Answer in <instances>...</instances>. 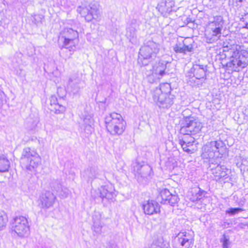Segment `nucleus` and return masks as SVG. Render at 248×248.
I'll return each instance as SVG.
<instances>
[{
  "label": "nucleus",
  "mask_w": 248,
  "mask_h": 248,
  "mask_svg": "<svg viewBox=\"0 0 248 248\" xmlns=\"http://www.w3.org/2000/svg\"><path fill=\"white\" fill-rule=\"evenodd\" d=\"M166 68V63L164 62L158 61L157 63L153 65L152 76L155 77L157 79H160L165 74Z\"/></svg>",
  "instance_id": "412c9836"
},
{
  "label": "nucleus",
  "mask_w": 248,
  "mask_h": 248,
  "mask_svg": "<svg viewBox=\"0 0 248 248\" xmlns=\"http://www.w3.org/2000/svg\"><path fill=\"white\" fill-rule=\"evenodd\" d=\"M165 87L170 88L168 84L161 85L159 88H156L154 91L153 97L154 101L159 108H168L173 104L174 97L170 94L163 93V90Z\"/></svg>",
  "instance_id": "6e6552de"
},
{
  "label": "nucleus",
  "mask_w": 248,
  "mask_h": 248,
  "mask_svg": "<svg viewBox=\"0 0 248 248\" xmlns=\"http://www.w3.org/2000/svg\"><path fill=\"white\" fill-rule=\"evenodd\" d=\"M8 221L6 214L3 212H0V231L2 230L6 226Z\"/></svg>",
  "instance_id": "72a5a7b5"
},
{
  "label": "nucleus",
  "mask_w": 248,
  "mask_h": 248,
  "mask_svg": "<svg viewBox=\"0 0 248 248\" xmlns=\"http://www.w3.org/2000/svg\"><path fill=\"white\" fill-rule=\"evenodd\" d=\"M55 200L56 197L52 192L46 191L40 197L41 208L47 209L52 206Z\"/></svg>",
  "instance_id": "dca6fc26"
},
{
  "label": "nucleus",
  "mask_w": 248,
  "mask_h": 248,
  "mask_svg": "<svg viewBox=\"0 0 248 248\" xmlns=\"http://www.w3.org/2000/svg\"><path fill=\"white\" fill-rule=\"evenodd\" d=\"M36 123H33L32 125L30 127V129L32 130L36 127Z\"/></svg>",
  "instance_id": "c03bdc74"
},
{
  "label": "nucleus",
  "mask_w": 248,
  "mask_h": 248,
  "mask_svg": "<svg viewBox=\"0 0 248 248\" xmlns=\"http://www.w3.org/2000/svg\"><path fill=\"white\" fill-rule=\"evenodd\" d=\"M160 195L162 199L161 201V203L164 204H169L171 206H174L176 204L179 199L178 195L176 194H172L166 188L161 190L160 192Z\"/></svg>",
  "instance_id": "2eb2a0df"
},
{
  "label": "nucleus",
  "mask_w": 248,
  "mask_h": 248,
  "mask_svg": "<svg viewBox=\"0 0 248 248\" xmlns=\"http://www.w3.org/2000/svg\"><path fill=\"white\" fill-rule=\"evenodd\" d=\"M21 161L25 164L27 170L32 171L36 168L41 162V159L37 153L30 148L23 149Z\"/></svg>",
  "instance_id": "1a4fd4ad"
},
{
  "label": "nucleus",
  "mask_w": 248,
  "mask_h": 248,
  "mask_svg": "<svg viewBox=\"0 0 248 248\" xmlns=\"http://www.w3.org/2000/svg\"><path fill=\"white\" fill-rule=\"evenodd\" d=\"M175 2L172 0H162L157 5V8L163 16H166L174 10Z\"/></svg>",
  "instance_id": "a211bd4d"
},
{
  "label": "nucleus",
  "mask_w": 248,
  "mask_h": 248,
  "mask_svg": "<svg viewBox=\"0 0 248 248\" xmlns=\"http://www.w3.org/2000/svg\"><path fill=\"white\" fill-rule=\"evenodd\" d=\"M160 51V46L159 44L149 40L140 50L138 63L140 65L145 66L156 58L159 59Z\"/></svg>",
  "instance_id": "f257e3e1"
},
{
  "label": "nucleus",
  "mask_w": 248,
  "mask_h": 248,
  "mask_svg": "<svg viewBox=\"0 0 248 248\" xmlns=\"http://www.w3.org/2000/svg\"><path fill=\"white\" fill-rule=\"evenodd\" d=\"M133 171L137 180L142 183L149 177L152 171L151 167L144 163L136 161L132 164Z\"/></svg>",
  "instance_id": "ddd939ff"
},
{
  "label": "nucleus",
  "mask_w": 248,
  "mask_h": 248,
  "mask_svg": "<svg viewBox=\"0 0 248 248\" xmlns=\"http://www.w3.org/2000/svg\"><path fill=\"white\" fill-rule=\"evenodd\" d=\"M220 242L222 243L223 248H230L231 242L228 236L224 234L220 239Z\"/></svg>",
  "instance_id": "f704fd0d"
},
{
  "label": "nucleus",
  "mask_w": 248,
  "mask_h": 248,
  "mask_svg": "<svg viewBox=\"0 0 248 248\" xmlns=\"http://www.w3.org/2000/svg\"><path fill=\"white\" fill-rule=\"evenodd\" d=\"M80 80L76 77L70 78L67 86L68 90L74 94L78 93L80 89Z\"/></svg>",
  "instance_id": "5701e85b"
},
{
  "label": "nucleus",
  "mask_w": 248,
  "mask_h": 248,
  "mask_svg": "<svg viewBox=\"0 0 248 248\" xmlns=\"http://www.w3.org/2000/svg\"><path fill=\"white\" fill-rule=\"evenodd\" d=\"M10 167V162L7 157L0 154V172H6L9 171Z\"/></svg>",
  "instance_id": "a878e982"
},
{
  "label": "nucleus",
  "mask_w": 248,
  "mask_h": 248,
  "mask_svg": "<svg viewBox=\"0 0 248 248\" xmlns=\"http://www.w3.org/2000/svg\"><path fill=\"white\" fill-rule=\"evenodd\" d=\"M193 242V232H180L174 238L173 247L175 248H191Z\"/></svg>",
  "instance_id": "f8f14e48"
},
{
  "label": "nucleus",
  "mask_w": 248,
  "mask_h": 248,
  "mask_svg": "<svg viewBox=\"0 0 248 248\" xmlns=\"http://www.w3.org/2000/svg\"><path fill=\"white\" fill-rule=\"evenodd\" d=\"M143 209L145 214L153 215L160 212V205L155 201H148L143 205Z\"/></svg>",
  "instance_id": "6ab92c4d"
},
{
  "label": "nucleus",
  "mask_w": 248,
  "mask_h": 248,
  "mask_svg": "<svg viewBox=\"0 0 248 248\" xmlns=\"http://www.w3.org/2000/svg\"><path fill=\"white\" fill-rule=\"evenodd\" d=\"M244 0H233V2L236 6H241Z\"/></svg>",
  "instance_id": "a19ab883"
},
{
  "label": "nucleus",
  "mask_w": 248,
  "mask_h": 248,
  "mask_svg": "<svg viewBox=\"0 0 248 248\" xmlns=\"http://www.w3.org/2000/svg\"><path fill=\"white\" fill-rule=\"evenodd\" d=\"M32 22H34L36 25H38L40 22H41L42 16L40 15H34L33 16H32Z\"/></svg>",
  "instance_id": "4c0bfd02"
},
{
  "label": "nucleus",
  "mask_w": 248,
  "mask_h": 248,
  "mask_svg": "<svg viewBox=\"0 0 248 248\" xmlns=\"http://www.w3.org/2000/svg\"><path fill=\"white\" fill-rule=\"evenodd\" d=\"M243 211V209L240 208H230L226 211V213L231 215H234Z\"/></svg>",
  "instance_id": "e433bc0d"
},
{
  "label": "nucleus",
  "mask_w": 248,
  "mask_h": 248,
  "mask_svg": "<svg viewBox=\"0 0 248 248\" xmlns=\"http://www.w3.org/2000/svg\"><path fill=\"white\" fill-rule=\"evenodd\" d=\"M59 103L58 102L57 98L55 95H52L50 98V104L51 108L53 107L55 105Z\"/></svg>",
  "instance_id": "58836bf2"
},
{
  "label": "nucleus",
  "mask_w": 248,
  "mask_h": 248,
  "mask_svg": "<svg viewBox=\"0 0 248 248\" xmlns=\"http://www.w3.org/2000/svg\"><path fill=\"white\" fill-rule=\"evenodd\" d=\"M202 127V124L198 120L192 117H187L180 129L181 134L184 135H196Z\"/></svg>",
  "instance_id": "9d476101"
},
{
  "label": "nucleus",
  "mask_w": 248,
  "mask_h": 248,
  "mask_svg": "<svg viewBox=\"0 0 248 248\" xmlns=\"http://www.w3.org/2000/svg\"><path fill=\"white\" fill-rule=\"evenodd\" d=\"M193 135H184V137L179 140V143L184 151L192 154L195 149L193 147V143L195 141V138Z\"/></svg>",
  "instance_id": "4468645a"
},
{
  "label": "nucleus",
  "mask_w": 248,
  "mask_h": 248,
  "mask_svg": "<svg viewBox=\"0 0 248 248\" xmlns=\"http://www.w3.org/2000/svg\"><path fill=\"white\" fill-rule=\"evenodd\" d=\"M100 197L103 199L106 198L112 200L116 196L115 189L111 184L102 186L100 189Z\"/></svg>",
  "instance_id": "aec40b11"
},
{
  "label": "nucleus",
  "mask_w": 248,
  "mask_h": 248,
  "mask_svg": "<svg viewBox=\"0 0 248 248\" xmlns=\"http://www.w3.org/2000/svg\"><path fill=\"white\" fill-rule=\"evenodd\" d=\"M128 30H130V36H131L132 37H134L135 35V30L134 29H128Z\"/></svg>",
  "instance_id": "79ce46f5"
},
{
  "label": "nucleus",
  "mask_w": 248,
  "mask_h": 248,
  "mask_svg": "<svg viewBox=\"0 0 248 248\" xmlns=\"http://www.w3.org/2000/svg\"><path fill=\"white\" fill-rule=\"evenodd\" d=\"M12 234L20 238L27 237L30 234V226L27 218L24 216H16L11 221Z\"/></svg>",
  "instance_id": "423d86ee"
},
{
  "label": "nucleus",
  "mask_w": 248,
  "mask_h": 248,
  "mask_svg": "<svg viewBox=\"0 0 248 248\" xmlns=\"http://www.w3.org/2000/svg\"><path fill=\"white\" fill-rule=\"evenodd\" d=\"M186 40H184L183 43H177L173 46V50L176 53H181L186 55L187 52H191L193 51V46L191 44L186 45Z\"/></svg>",
  "instance_id": "4be33fe9"
},
{
  "label": "nucleus",
  "mask_w": 248,
  "mask_h": 248,
  "mask_svg": "<svg viewBox=\"0 0 248 248\" xmlns=\"http://www.w3.org/2000/svg\"><path fill=\"white\" fill-rule=\"evenodd\" d=\"M93 225L92 227L94 235H99L102 232V224L99 218L95 220L94 217H93Z\"/></svg>",
  "instance_id": "c85d7f7f"
},
{
  "label": "nucleus",
  "mask_w": 248,
  "mask_h": 248,
  "mask_svg": "<svg viewBox=\"0 0 248 248\" xmlns=\"http://www.w3.org/2000/svg\"><path fill=\"white\" fill-rule=\"evenodd\" d=\"M196 206H197V207L198 208H200V209H202V206H199V205H197Z\"/></svg>",
  "instance_id": "a18cd8bd"
},
{
  "label": "nucleus",
  "mask_w": 248,
  "mask_h": 248,
  "mask_svg": "<svg viewBox=\"0 0 248 248\" xmlns=\"http://www.w3.org/2000/svg\"><path fill=\"white\" fill-rule=\"evenodd\" d=\"M3 99L2 98V94H0V107L2 106L3 104Z\"/></svg>",
  "instance_id": "37998d69"
},
{
  "label": "nucleus",
  "mask_w": 248,
  "mask_h": 248,
  "mask_svg": "<svg viewBox=\"0 0 248 248\" xmlns=\"http://www.w3.org/2000/svg\"><path fill=\"white\" fill-rule=\"evenodd\" d=\"M78 11L82 16L85 17L88 22L91 21L93 19L96 21L100 20L101 15L99 12L98 5L96 3H90L88 6L85 7H79Z\"/></svg>",
  "instance_id": "9b49d317"
},
{
  "label": "nucleus",
  "mask_w": 248,
  "mask_h": 248,
  "mask_svg": "<svg viewBox=\"0 0 248 248\" xmlns=\"http://www.w3.org/2000/svg\"><path fill=\"white\" fill-rule=\"evenodd\" d=\"M150 248H170L169 243L162 238H159L154 241Z\"/></svg>",
  "instance_id": "c756f323"
},
{
  "label": "nucleus",
  "mask_w": 248,
  "mask_h": 248,
  "mask_svg": "<svg viewBox=\"0 0 248 248\" xmlns=\"http://www.w3.org/2000/svg\"><path fill=\"white\" fill-rule=\"evenodd\" d=\"M206 78H201L198 77H191L189 78L188 83L193 87L201 86Z\"/></svg>",
  "instance_id": "473e14b6"
},
{
  "label": "nucleus",
  "mask_w": 248,
  "mask_h": 248,
  "mask_svg": "<svg viewBox=\"0 0 248 248\" xmlns=\"http://www.w3.org/2000/svg\"><path fill=\"white\" fill-rule=\"evenodd\" d=\"M128 30H127V35H128Z\"/></svg>",
  "instance_id": "49530a36"
},
{
  "label": "nucleus",
  "mask_w": 248,
  "mask_h": 248,
  "mask_svg": "<svg viewBox=\"0 0 248 248\" xmlns=\"http://www.w3.org/2000/svg\"><path fill=\"white\" fill-rule=\"evenodd\" d=\"M231 170L226 167V170H222L221 175L219 176L220 177V181L218 182H223L224 183H228L232 181V178L230 175Z\"/></svg>",
  "instance_id": "2f4dec72"
},
{
  "label": "nucleus",
  "mask_w": 248,
  "mask_h": 248,
  "mask_svg": "<svg viewBox=\"0 0 248 248\" xmlns=\"http://www.w3.org/2000/svg\"><path fill=\"white\" fill-rule=\"evenodd\" d=\"M54 190H55L58 195L62 198H65L68 196L69 193V190L65 187L62 186L60 184H57L53 186Z\"/></svg>",
  "instance_id": "cd10ccee"
},
{
  "label": "nucleus",
  "mask_w": 248,
  "mask_h": 248,
  "mask_svg": "<svg viewBox=\"0 0 248 248\" xmlns=\"http://www.w3.org/2000/svg\"><path fill=\"white\" fill-rule=\"evenodd\" d=\"M105 124L108 131L112 135L123 133L125 123L120 114L112 112L105 118Z\"/></svg>",
  "instance_id": "39448f33"
},
{
  "label": "nucleus",
  "mask_w": 248,
  "mask_h": 248,
  "mask_svg": "<svg viewBox=\"0 0 248 248\" xmlns=\"http://www.w3.org/2000/svg\"><path fill=\"white\" fill-rule=\"evenodd\" d=\"M241 20L244 22V27L248 29V14H245L241 18Z\"/></svg>",
  "instance_id": "ea45409f"
},
{
  "label": "nucleus",
  "mask_w": 248,
  "mask_h": 248,
  "mask_svg": "<svg viewBox=\"0 0 248 248\" xmlns=\"http://www.w3.org/2000/svg\"><path fill=\"white\" fill-rule=\"evenodd\" d=\"M206 192L200 187H195L192 188L190 191L189 195V200L193 202H196V204H202L205 197Z\"/></svg>",
  "instance_id": "f3484780"
},
{
  "label": "nucleus",
  "mask_w": 248,
  "mask_h": 248,
  "mask_svg": "<svg viewBox=\"0 0 248 248\" xmlns=\"http://www.w3.org/2000/svg\"><path fill=\"white\" fill-rule=\"evenodd\" d=\"M93 124V119L91 115H86L83 116L82 123L81 124V126L83 128L85 131L87 133L91 132L93 129L92 125Z\"/></svg>",
  "instance_id": "b1692460"
},
{
  "label": "nucleus",
  "mask_w": 248,
  "mask_h": 248,
  "mask_svg": "<svg viewBox=\"0 0 248 248\" xmlns=\"http://www.w3.org/2000/svg\"><path fill=\"white\" fill-rule=\"evenodd\" d=\"M223 24V19L221 16H216L208 22L204 34L205 41L207 43H213L219 39Z\"/></svg>",
  "instance_id": "7ed1b4c3"
},
{
  "label": "nucleus",
  "mask_w": 248,
  "mask_h": 248,
  "mask_svg": "<svg viewBox=\"0 0 248 248\" xmlns=\"http://www.w3.org/2000/svg\"><path fill=\"white\" fill-rule=\"evenodd\" d=\"M230 53L232 55L227 65L233 69L235 71H239L240 69H243L248 65V51L241 50L240 51L231 50Z\"/></svg>",
  "instance_id": "0eeeda50"
},
{
  "label": "nucleus",
  "mask_w": 248,
  "mask_h": 248,
  "mask_svg": "<svg viewBox=\"0 0 248 248\" xmlns=\"http://www.w3.org/2000/svg\"><path fill=\"white\" fill-rule=\"evenodd\" d=\"M191 71L193 73V76L192 77L206 78V66H204L203 65H195L193 66Z\"/></svg>",
  "instance_id": "393cba45"
},
{
  "label": "nucleus",
  "mask_w": 248,
  "mask_h": 248,
  "mask_svg": "<svg viewBox=\"0 0 248 248\" xmlns=\"http://www.w3.org/2000/svg\"><path fill=\"white\" fill-rule=\"evenodd\" d=\"M51 109H53L55 111V113L60 114L62 113L65 111V107L63 105L58 103L55 105L53 107H52Z\"/></svg>",
  "instance_id": "c9c22d12"
},
{
  "label": "nucleus",
  "mask_w": 248,
  "mask_h": 248,
  "mask_svg": "<svg viewBox=\"0 0 248 248\" xmlns=\"http://www.w3.org/2000/svg\"><path fill=\"white\" fill-rule=\"evenodd\" d=\"M226 151V147L222 140L212 141L203 146L202 156L209 159V163L216 165L217 164L216 159L221 158Z\"/></svg>",
  "instance_id": "f03ea898"
},
{
  "label": "nucleus",
  "mask_w": 248,
  "mask_h": 248,
  "mask_svg": "<svg viewBox=\"0 0 248 248\" xmlns=\"http://www.w3.org/2000/svg\"><path fill=\"white\" fill-rule=\"evenodd\" d=\"M83 176L89 179L96 178L98 176V170L96 168L87 169L85 171Z\"/></svg>",
  "instance_id": "7c9ffc66"
},
{
  "label": "nucleus",
  "mask_w": 248,
  "mask_h": 248,
  "mask_svg": "<svg viewBox=\"0 0 248 248\" xmlns=\"http://www.w3.org/2000/svg\"><path fill=\"white\" fill-rule=\"evenodd\" d=\"M58 42L62 47L74 51L79 43L78 33L72 28H64L60 33Z\"/></svg>",
  "instance_id": "20e7f679"
},
{
  "label": "nucleus",
  "mask_w": 248,
  "mask_h": 248,
  "mask_svg": "<svg viewBox=\"0 0 248 248\" xmlns=\"http://www.w3.org/2000/svg\"><path fill=\"white\" fill-rule=\"evenodd\" d=\"M209 167L211 168L212 173L214 175L215 180L216 181H220L219 176L221 175L222 170H226V167L224 165H217L216 167H214L210 165Z\"/></svg>",
  "instance_id": "bb28decb"
}]
</instances>
